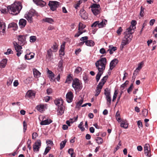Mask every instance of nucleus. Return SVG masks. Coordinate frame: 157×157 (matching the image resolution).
Segmentation results:
<instances>
[{
  "label": "nucleus",
  "instance_id": "f257e3e1",
  "mask_svg": "<svg viewBox=\"0 0 157 157\" xmlns=\"http://www.w3.org/2000/svg\"><path fill=\"white\" fill-rule=\"evenodd\" d=\"M134 29L133 27L130 26L126 29V31L124 33V36L123 38L120 47L121 50H122L124 47L128 44L131 40L132 38V34L134 33Z\"/></svg>",
  "mask_w": 157,
  "mask_h": 157
},
{
  "label": "nucleus",
  "instance_id": "f03ea898",
  "mask_svg": "<svg viewBox=\"0 0 157 157\" xmlns=\"http://www.w3.org/2000/svg\"><path fill=\"white\" fill-rule=\"evenodd\" d=\"M22 8V6L20 2H15L7 7L9 13L13 15L19 13Z\"/></svg>",
  "mask_w": 157,
  "mask_h": 157
},
{
  "label": "nucleus",
  "instance_id": "7ed1b4c3",
  "mask_svg": "<svg viewBox=\"0 0 157 157\" xmlns=\"http://www.w3.org/2000/svg\"><path fill=\"white\" fill-rule=\"evenodd\" d=\"M107 62V59L105 57L101 58L96 61L95 64L98 72L103 73Z\"/></svg>",
  "mask_w": 157,
  "mask_h": 157
},
{
  "label": "nucleus",
  "instance_id": "20e7f679",
  "mask_svg": "<svg viewBox=\"0 0 157 157\" xmlns=\"http://www.w3.org/2000/svg\"><path fill=\"white\" fill-rule=\"evenodd\" d=\"M35 13V11L33 10H30L28 13L25 15V17L28 21L31 23L33 21L32 17Z\"/></svg>",
  "mask_w": 157,
  "mask_h": 157
},
{
  "label": "nucleus",
  "instance_id": "39448f33",
  "mask_svg": "<svg viewBox=\"0 0 157 157\" xmlns=\"http://www.w3.org/2000/svg\"><path fill=\"white\" fill-rule=\"evenodd\" d=\"M59 2L56 1H50L48 4L51 10L52 11L56 10L59 6Z\"/></svg>",
  "mask_w": 157,
  "mask_h": 157
},
{
  "label": "nucleus",
  "instance_id": "423d86ee",
  "mask_svg": "<svg viewBox=\"0 0 157 157\" xmlns=\"http://www.w3.org/2000/svg\"><path fill=\"white\" fill-rule=\"evenodd\" d=\"M13 44L14 45L15 50L17 52L16 55L17 56L19 57L22 52V51L21 50L22 49V46L20 45L15 41L13 42Z\"/></svg>",
  "mask_w": 157,
  "mask_h": 157
},
{
  "label": "nucleus",
  "instance_id": "0eeeda50",
  "mask_svg": "<svg viewBox=\"0 0 157 157\" xmlns=\"http://www.w3.org/2000/svg\"><path fill=\"white\" fill-rule=\"evenodd\" d=\"M72 86L75 90L81 89L82 88L81 85L79 82V80L76 78L73 80Z\"/></svg>",
  "mask_w": 157,
  "mask_h": 157
},
{
  "label": "nucleus",
  "instance_id": "6e6552de",
  "mask_svg": "<svg viewBox=\"0 0 157 157\" xmlns=\"http://www.w3.org/2000/svg\"><path fill=\"white\" fill-rule=\"evenodd\" d=\"M41 146V142L40 140H37L33 145V150L35 151H38Z\"/></svg>",
  "mask_w": 157,
  "mask_h": 157
},
{
  "label": "nucleus",
  "instance_id": "1a4fd4ad",
  "mask_svg": "<svg viewBox=\"0 0 157 157\" xmlns=\"http://www.w3.org/2000/svg\"><path fill=\"white\" fill-rule=\"evenodd\" d=\"M144 151L145 155L148 157H150L151 155V149L150 145L148 144H146L144 146Z\"/></svg>",
  "mask_w": 157,
  "mask_h": 157
},
{
  "label": "nucleus",
  "instance_id": "9d476101",
  "mask_svg": "<svg viewBox=\"0 0 157 157\" xmlns=\"http://www.w3.org/2000/svg\"><path fill=\"white\" fill-rule=\"evenodd\" d=\"M6 25L5 22L0 21V33L1 35H4L6 33L5 29Z\"/></svg>",
  "mask_w": 157,
  "mask_h": 157
},
{
  "label": "nucleus",
  "instance_id": "9b49d317",
  "mask_svg": "<svg viewBox=\"0 0 157 157\" xmlns=\"http://www.w3.org/2000/svg\"><path fill=\"white\" fill-rule=\"evenodd\" d=\"M25 37L23 36H19L18 38V44L21 46H23L26 43Z\"/></svg>",
  "mask_w": 157,
  "mask_h": 157
},
{
  "label": "nucleus",
  "instance_id": "f8f14e48",
  "mask_svg": "<svg viewBox=\"0 0 157 157\" xmlns=\"http://www.w3.org/2000/svg\"><path fill=\"white\" fill-rule=\"evenodd\" d=\"M73 97V93L71 91L68 92L66 95V99L68 103L71 102L72 101Z\"/></svg>",
  "mask_w": 157,
  "mask_h": 157
},
{
  "label": "nucleus",
  "instance_id": "ddd939ff",
  "mask_svg": "<svg viewBox=\"0 0 157 157\" xmlns=\"http://www.w3.org/2000/svg\"><path fill=\"white\" fill-rule=\"evenodd\" d=\"M118 62V60L117 59L112 60L110 63L109 70H112L116 66Z\"/></svg>",
  "mask_w": 157,
  "mask_h": 157
},
{
  "label": "nucleus",
  "instance_id": "4468645a",
  "mask_svg": "<svg viewBox=\"0 0 157 157\" xmlns=\"http://www.w3.org/2000/svg\"><path fill=\"white\" fill-rule=\"evenodd\" d=\"M80 16L84 19H86L88 18L87 13L83 9H81L80 11Z\"/></svg>",
  "mask_w": 157,
  "mask_h": 157
},
{
  "label": "nucleus",
  "instance_id": "2eb2a0df",
  "mask_svg": "<svg viewBox=\"0 0 157 157\" xmlns=\"http://www.w3.org/2000/svg\"><path fill=\"white\" fill-rule=\"evenodd\" d=\"M35 93L32 90H29L26 94V96L29 98H34L35 97Z\"/></svg>",
  "mask_w": 157,
  "mask_h": 157
},
{
  "label": "nucleus",
  "instance_id": "dca6fc26",
  "mask_svg": "<svg viewBox=\"0 0 157 157\" xmlns=\"http://www.w3.org/2000/svg\"><path fill=\"white\" fill-rule=\"evenodd\" d=\"M100 83H99L97 86L96 90V93L95 94V96H97L101 92V90L103 86L100 85Z\"/></svg>",
  "mask_w": 157,
  "mask_h": 157
},
{
  "label": "nucleus",
  "instance_id": "f3484780",
  "mask_svg": "<svg viewBox=\"0 0 157 157\" xmlns=\"http://www.w3.org/2000/svg\"><path fill=\"white\" fill-rule=\"evenodd\" d=\"M26 24V21L25 20L21 19L19 21V25L21 28H23Z\"/></svg>",
  "mask_w": 157,
  "mask_h": 157
},
{
  "label": "nucleus",
  "instance_id": "a211bd4d",
  "mask_svg": "<svg viewBox=\"0 0 157 157\" xmlns=\"http://www.w3.org/2000/svg\"><path fill=\"white\" fill-rule=\"evenodd\" d=\"M63 100L61 98L57 99L54 101L55 104L58 107L63 105Z\"/></svg>",
  "mask_w": 157,
  "mask_h": 157
},
{
  "label": "nucleus",
  "instance_id": "6ab92c4d",
  "mask_svg": "<svg viewBox=\"0 0 157 157\" xmlns=\"http://www.w3.org/2000/svg\"><path fill=\"white\" fill-rule=\"evenodd\" d=\"M107 23V21L106 20H103L100 23H98V27L99 28H101L104 27Z\"/></svg>",
  "mask_w": 157,
  "mask_h": 157
},
{
  "label": "nucleus",
  "instance_id": "aec40b11",
  "mask_svg": "<svg viewBox=\"0 0 157 157\" xmlns=\"http://www.w3.org/2000/svg\"><path fill=\"white\" fill-rule=\"evenodd\" d=\"M66 43L64 42L62 45H61L60 49L59 50V54L62 56L64 55V50Z\"/></svg>",
  "mask_w": 157,
  "mask_h": 157
},
{
  "label": "nucleus",
  "instance_id": "412c9836",
  "mask_svg": "<svg viewBox=\"0 0 157 157\" xmlns=\"http://www.w3.org/2000/svg\"><path fill=\"white\" fill-rule=\"evenodd\" d=\"M34 54L30 52L29 54L25 55V59L29 60L33 58Z\"/></svg>",
  "mask_w": 157,
  "mask_h": 157
},
{
  "label": "nucleus",
  "instance_id": "4be33fe9",
  "mask_svg": "<svg viewBox=\"0 0 157 157\" xmlns=\"http://www.w3.org/2000/svg\"><path fill=\"white\" fill-rule=\"evenodd\" d=\"M33 74L35 77L38 78L40 77L41 73L37 69H33Z\"/></svg>",
  "mask_w": 157,
  "mask_h": 157
},
{
  "label": "nucleus",
  "instance_id": "5701e85b",
  "mask_svg": "<svg viewBox=\"0 0 157 157\" xmlns=\"http://www.w3.org/2000/svg\"><path fill=\"white\" fill-rule=\"evenodd\" d=\"M52 122V121L50 119H47L42 121L40 123L41 125H45L48 124Z\"/></svg>",
  "mask_w": 157,
  "mask_h": 157
},
{
  "label": "nucleus",
  "instance_id": "b1692460",
  "mask_svg": "<svg viewBox=\"0 0 157 157\" xmlns=\"http://www.w3.org/2000/svg\"><path fill=\"white\" fill-rule=\"evenodd\" d=\"M88 37L87 36H85L81 37L80 39V40L82 41L79 43V46H81L83 45L84 43H85V42H86V40H88Z\"/></svg>",
  "mask_w": 157,
  "mask_h": 157
},
{
  "label": "nucleus",
  "instance_id": "393cba45",
  "mask_svg": "<svg viewBox=\"0 0 157 157\" xmlns=\"http://www.w3.org/2000/svg\"><path fill=\"white\" fill-rule=\"evenodd\" d=\"M91 11L93 12V13L95 15H97L101 12V9L100 8L97 9H91Z\"/></svg>",
  "mask_w": 157,
  "mask_h": 157
},
{
  "label": "nucleus",
  "instance_id": "a878e982",
  "mask_svg": "<svg viewBox=\"0 0 157 157\" xmlns=\"http://www.w3.org/2000/svg\"><path fill=\"white\" fill-rule=\"evenodd\" d=\"M13 28V30H16L17 28V26L16 23L12 22L8 26V28Z\"/></svg>",
  "mask_w": 157,
  "mask_h": 157
},
{
  "label": "nucleus",
  "instance_id": "bb28decb",
  "mask_svg": "<svg viewBox=\"0 0 157 157\" xmlns=\"http://www.w3.org/2000/svg\"><path fill=\"white\" fill-rule=\"evenodd\" d=\"M94 42L91 40H86V42H85V44L87 46H93L94 45Z\"/></svg>",
  "mask_w": 157,
  "mask_h": 157
},
{
  "label": "nucleus",
  "instance_id": "cd10ccee",
  "mask_svg": "<svg viewBox=\"0 0 157 157\" xmlns=\"http://www.w3.org/2000/svg\"><path fill=\"white\" fill-rule=\"evenodd\" d=\"M7 63V59H4L0 63V67L4 68Z\"/></svg>",
  "mask_w": 157,
  "mask_h": 157
},
{
  "label": "nucleus",
  "instance_id": "c85d7f7f",
  "mask_svg": "<svg viewBox=\"0 0 157 157\" xmlns=\"http://www.w3.org/2000/svg\"><path fill=\"white\" fill-rule=\"evenodd\" d=\"M121 121L122 122L121 123V126L124 128H128V124L127 123V121L126 120L124 121L121 120Z\"/></svg>",
  "mask_w": 157,
  "mask_h": 157
},
{
  "label": "nucleus",
  "instance_id": "c756f323",
  "mask_svg": "<svg viewBox=\"0 0 157 157\" xmlns=\"http://www.w3.org/2000/svg\"><path fill=\"white\" fill-rule=\"evenodd\" d=\"M64 108L63 105L58 107V111H59V114L62 115L64 113Z\"/></svg>",
  "mask_w": 157,
  "mask_h": 157
},
{
  "label": "nucleus",
  "instance_id": "7c9ffc66",
  "mask_svg": "<svg viewBox=\"0 0 157 157\" xmlns=\"http://www.w3.org/2000/svg\"><path fill=\"white\" fill-rule=\"evenodd\" d=\"M52 56V50L50 49L47 51V53L46 56V58L47 59H49Z\"/></svg>",
  "mask_w": 157,
  "mask_h": 157
},
{
  "label": "nucleus",
  "instance_id": "2f4dec72",
  "mask_svg": "<svg viewBox=\"0 0 157 157\" xmlns=\"http://www.w3.org/2000/svg\"><path fill=\"white\" fill-rule=\"evenodd\" d=\"M109 48V53L110 54H112L113 53V52L117 50V47H113L112 46L110 45Z\"/></svg>",
  "mask_w": 157,
  "mask_h": 157
},
{
  "label": "nucleus",
  "instance_id": "473e14b6",
  "mask_svg": "<svg viewBox=\"0 0 157 157\" xmlns=\"http://www.w3.org/2000/svg\"><path fill=\"white\" fill-rule=\"evenodd\" d=\"M43 20L45 22H48L50 24L52 23L54 21L53 20L50 18H45L43 19Z\"/></svg>",
  "mask_w": 157,
  "mask_h": 157
},
{
  "label": "nucleus",
  "instance_id": "72a5a7b5",
  "mask_svg": "<svg viewBox=\"0 0 157 157\" xmlns=\"http://www.w3.org/2000/svg\"><path fill=\"white\" fill-rule=\"evenodd\" d=\"M108 76H105L103 77V78L101 79V82H100L99 83H100V85L102 86H103L104 84L106 82V81L107 80V79L108 78Z\"/></svg>",
  "mask_w": 157,
  "mask_h": 157
},
{
  "label": "nucleus",
  "instance_id": "f704fd0d",
  "mask_svg": "<svg viewBox=\"0 0 157 157\" xmlns=\"http://www.w3.org/2000/svg\"><path fill=\"white\" fill-rule=\"evenodd\" d=\"M45 106L44 105L40 104L37 106L38 110L40 112H42L44 110Z\"/></svg>",
  "mask_w": 157,
  "mask_h": 157
},
{
  "label": "nucleus",
  "instance_id": "c9c22d12",
  "mask_svg": "<svg viewBox=\"0 0 157 157\" xmlns=\"http://www.w3.org/2000/svg\"><path fill=\"white\" fill-rule=\"evenodd\" d=\"M100 5L99 4H97L96 3H93L92 4V5L90 6V8L91 9H98V8H100Z\"/></svg>",
  "mask_w": 157,
  "mask_h": 157
},
{
  "label": "nucleus",
  "instance_id": "e433bc0d",
  "mask_svg": "<svg viewBox=\"0 0 157 157\" xmlns=\"http://www.w3.org/2000/svg\"><path fill=\"white\" fill-rule=\"evenodd\" d=\"M95 140L98 144H101L103 142L102 139L100 137H97L95 138Z\"/></svg>",
  "mask_w": 157,
  "mask_h": 157
},
{
  "label": "nucleus",
  "instance_id": "4c0bfd02",
  "mask_svg": "<svg viewBox=\"0 0 157 157\" xmlns=\"http://www.w3.org/2000/svg\"><path fill=\"white\" fill-rule=\"evenodd\" d=\"M104 94L106 97L110 96V92L108 88H106L104 90Z\"/></svg>",
  "mask_w": 157,
  "mask_h": 157
},
{
  "label": "nucleus",
  "instance_id": "58836bf2",
  "mask_svg": "<svg viewBox=\"0 0 157 157\" xmlns=\"http://www.w3.org/2000/svg\"><path fill=\"white\" fill-rule=\"evenodd\" d=\"M83 101V99H81L79 101H78L75 107V108L79 109V108H80V106L81 105Z\"/></svg>",
  "mask_w": 157,
  "mask_h": 157
},
{
  "label": "nucleus",
  "instance_id": "ea45409f",
  "mask_svg": "<svg viewBox=\"0 0 157 157\" xmlns=\"http://www.w3.org/2000/svg\"><path fill=\"white\" fill-rule=\"evenodd\" d=\"M106 99L107 101V104L108 106H109L111 104V96H107L106 97Z\"/></svg>",
  "mask_w": 157,
  "mask_h": 157
},
{
  "label": "nucleus",
  "instance_id": "a19ab883",
  "mask_svg": "<svg viewBox=\"0 0 157 157\" xmlns=\"http://www.w3.org/2000/svg\"><path fill=\"white\" fill-rule=\"evenodd\" d=\"M103 73L98 72L96 77V78L97 82H98L100 79V78Z\"/></svg>",
  "mask_w": 157,
  "mask_h": 157
},
{
  "label": "nucleus",
  "instance_id": "79ce46f5",
  "mask_svg": "<svg viewBox=\"0 0 157 157\" xmlns=\"http://www.w3.org/2000/svg\"><path fill=\"white\" fill-rule=\"evenodd\" d=\"M115 116L117 121L119 122H121V118L120 117V115L119 113L118 112H117Z\"/></svg>",
  "mask_w": 157,
  "mask_h": 157
},
{
  "label": "nucleus",
  "instance_id": "37998d69",
  "mask_svg": "<svg viewBox=\"0 0 157 157\" xmlns=\"http://www.w3.org/2000/svg\"><path fill=\"white\" fill-rule=\"evenodd\" d=\"M67 141L64 140L62 141L60 143V149H62L65 147Z\"/></svg>",
  "mask_w": 157,
  "mask_h": 157
},
{
  "label": "nucleus",
  "instance_id": "c03bdc74",
  "mask_svg": "<svg viewBox=\"0 0 157 157\" xmlns=\"http://www.w3.org/2000/svg\"><path fill=\"white\" fill-rule=\"evenodd\" d=\"M40 1L39 2L37 5H39L41 7H43L46 4V2L42 0H40Z\"/></svg>",
  "mask_w": 157,
  "mask_h": 157
},
{
  "label": "nucleus",
  "instance_id": "a18cd8bd",
  "mask_svg": "<svg viewBox=\"0 0 157 157\" xmlns=\"http://www.w3.org/2000/svg\"><path fill=\"white\" fill-rule=\"evenodd\" d=\"M82 2V0H79L76 2V3L74 7L76 9L79 7L80 4Z\"/></svg>",
  "mask_w": 157,
  "mask_h": 157
},
{
  "label": "nucleus",
  "instance_id": "49530a36",
  "mask_svg": "<svg viewBox=\"0 0 157 157\" xmlns=\"http://www.w3.org/2000/svg\"><path fill=\"white\" fill-rule=\"evenodd\" d=\"M0 10L2 12V13H6L8 11V9L7 7H2L1 10Z\"/></svg>",
  "mask_w": 157,
  "mask_h": 157
},
{
  "label": "nucleus",
  "instance_id": "de8ad7c7",
  "mask_svg": "<svg viewBox=\"0 0 157 157\" xmlns=\"http://www.w3.org/2000/svg\"><path fill=\"white\" fill-rule=\"evenodd\" d=\"M83 124V122H81L78 126V128L80 129L81 131H84L85 129V128L82 126Z\"/></svg>",
  "mask_w": 157,
  "mask_h": 157
},
{
  "label": "nucleus",
  "instance_id": "09e8293b",
  "mask_svg": "<svg viewBox=\"0 0 157 157\" xmlns=\"http://www.w3.org/2000/svg\"><path fill=\"white\" fill-rule=\"evenodd\" d=\"M85 25H84L81 22H80L79 24L78 30H79L80 29L82 30L85 28Z\"/></svg>",
  "mask_w": 157,
  "mask_h": 157
},
{
  "label": "nucleus",
  "instance_id": "8fccbe9b",
  "mask_svg": "<svg viewBox=\"0 0 157 157\" xmlns=\"http://www.w3.org/2000/svg\"><path fill=\"white\" fill-rule=\"evenodd\" d=\"M136 24V22L135 20H132V21L131 22V25L130 26H132L133 27V29H135L136 28V27L135 26Z\"/></svg>",
  "mask_w": 157,
  "mask_h": 157
},
{
  "label": "nucleus",
  "instance_id": "3c124183",
  "mask_svg": "<svg viewBox=\"0 0 157 157\" xmlns=\"http://www.w3.org/2000/svg\"><path fill=\"white\" fill-rule=\"evenodd\" d=\"M144 8L142 6H141L140 7V15L142 17L144 16Z\"/></svg>",
  "mask_w": 157,
  "mask_h": 157
},
{
  "label": "nucleus",
  "instance_id": "603ef678",
  "mask_svg": "<svg viewBox=\"0 0 157 157\" xmlns=\"http://www.w3.org/2000/svg\"><path fill=\"white\" fill-rule=\"evenodd\" d=\"M133 88V86L132 84H131L130 86L128 88L127 90V92L128 93L130 94V93L132 91Z\"/></svg>",
  "mask_w": 157,
  "mask_h": 157
},
{
  "label": "nucleus",
  "instance_id": "864d4df0",
  "mask_svg": "<svg viewBox=\"0 0 157 157\" xmlns=\"http://www.w3.org/2000/svg\"><path fill=\"white\" fill-rule=\"evenodd\" d=\"M82 71V68L80 67H78L75 69V72L76 74H78Z\"/></svg>",
  "mask_w": 157,
  "mask_h": 157
},
{
  "label": "nucleus",
  "instance_id": "5fc2aeb1",
  "mask_svg": "<svg viewBox=\"0 0 157 157\" xmlns=\"http://www.w3.org/2000/svg\"><path fill=\"white\" fill-rule=\"evenodd\" d=\"M143 64V63L142 62L140 63L138 65V67L136 68V70H140L141 69L142 67V65Z\"/></svg>",
  "mask_w": 157,
  "mask_h": 157
},
{
  "label": "nucleus",
  "instance_id": "6e6d98bb",
  "mask_svg": "<svg viewBox=\"0 0 157 157\" xmlns=\"http://www.w3.org/2000/svg\"><path fill=\"white\" fill-rule=\"evenodd\" d=\"M50 147H47L45 150L44 152V155H46L47 153L50 150Z\"/></svg>",
  "mask_w": 157,
  "mask_h": 157
},
{
  "label": "nucleus",
  "instance_id": "4d7b16f0",
  "mask_svg": "<svg viewBox=\"0 0 157 157\" xmlns=\"http://www.w3.org/2000/svg\"><path fill=\"white\" fill-rule=\"evenodd\" d=\"M13 52L10 48L7 49L6 52H4V54L6 55H9L10 54H13Z\"/></svg>",
  "mask_w": 157,
  "mask_h": 157
},
{
  "label": "nucleus",
  "instance_id": "13d9d810",
  "mask_svg": "<svg viewBox=\"0 0 157 157\" xmlns=\"http://www.w3.org/2000/svg\"><path fill=\"white\" fill-rule=\"evenodd\" d=\"M36 37L35 36H31L30 37V41L34 42L36 40Z\"/></svg>",
  "mask_w": 157,
  "mask_h": 157
},
{
  "label": "nucleus",
  "instance_id": "bf43d9fd",
  "mask_svg": "<svg viewBox=\"0 0 157 157\" xmlns=\"http://www.w3.org/2000/svg\"><path fill=\"white\" fill-rule=\"evenodd\" d=\"M143 114L144 116H146L148 114V111L146 109H144L142 110Z\"/></svg>",
  "mask_w": 157,
  "mask_h": 157
},
{
  "label": "nucleus",
  "instance_id": "052dcab7",
  "mask_svg": "<svg viewBox=\"0 0 157 157\" xmlns=\"http://www.w3.org/2000/svg\"><path fill=\"white\" fill-rule=\"evenodd\" d=\"M137 124L139 128H142V127H143L142 123L140 121H138L137 122Z\"/></svg>",
  "mask_w": 157,
  "mask_h": 157
},
{
  "label": "nucleus",
  "instance_id": "680f3d73",
  "mask_svg": "<svg viewBox=\"0 0 157 157\" xmlns=\"http://www.w3.org/2000/svg\"><path fill=\"white\" fill-rule=\"evenodd\" d=\"M127 82H128V81H126L124 83H123L121 85V90H123L124 87L126 86V85L128 84V83H127Z\"/></svg>",
  "mask_w": 157,
  "mask_h": 157
},
{
  "label": "nucleus",
  "instance_id": "e2e57ef3",
  "mask_svg": "<svg viewBox=\"0 0 157 157\" xmlns=\"http://www.w3.org/2000/svg\"><path fill=\"white\" fill-rule=\"evenodd\" d=\"M81 30L80 29L79 30H78V33H77L75 35V37H78L83 32H82Z\"/></svg>",
  "mask_w": 157,
  "mask_h": 157
},
{
  "label": "nucleus",
  "instance_id": "0e129e2a",
  "mask_svg": "<svg viewBox=\"0 0 157 157\" xmlns=\"http://www.w3.org/2000/svg\"><path fill=\"white\" fill-rule=\"evenodd\" d=\"M13 80L11 78H9L7 82V85L8 86H10L12 83Z\"/></svg>",
  "mask_w": 157,
  "mask_h": 157
},
{
  "label": "nucleus",
  "instance_id": "69168bd1",
  "mask_svg": "<svg viewBox=\"0 0 157 157\" xmlns=\"http://www.w3.org/2000/svg\"><path fill=\"white\" fill-rule=\"evenodd\" d=\"M33 78L31 77H29L26 79L27 82L30 83L32 82L33 81Z\"/></svg>",
  "mask_w": 157,
  "mask_h": 157
},
{
  "label": "nucleus",
  "instance_id": "338daca9",
  "mask_svg": "<svg viewBox=\"0 0 157 157\" xmlns=\"http://www.w3.org/2000/svg\"><path fill=\"white\" fill-rule=\"evenodd\" d=\"M122 31V29L121 27H120L118 29L117 31V33L118 35H120L121 34V32Z\"/></svg>",
  "mask_w": 157,
  "mask_h": 157
},
{
  "label": "nucleus",
  "instance_id": "774afa93",
  "mask_svg": "<svg viewBox=\"0 0 157 157\" xmlns=\"http://www.w3.org/2000/svg\"><path fill=\"white\" fill-rule=\"evenodd\" d=\"M37 136L38 135L37 133L36 132H33L32 134V139H35Z\"/></svg>",
  "mask_w": 157,
  "mask_h": 157
}]
</instances>
